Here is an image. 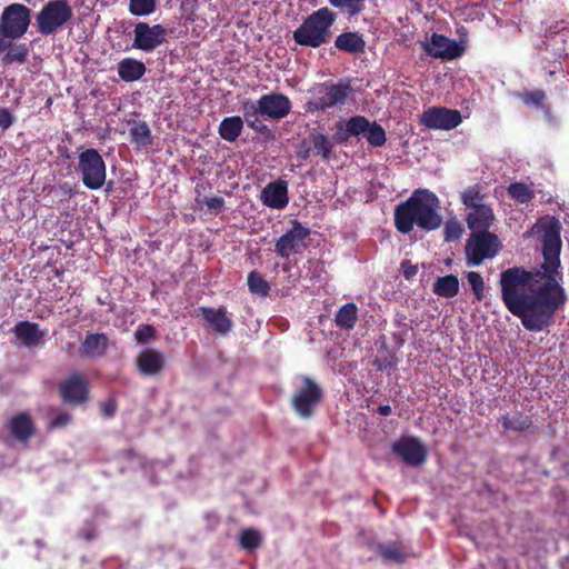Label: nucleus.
Instances as JSON below:
<instances>
[{
    "instance_id": "nucleus-1",
    "label": "nucleus",
    "mask_w": 569,
    "mask_h": 569,
    "mask_svg": "<svg viewBox=\"0 0 569 569\" xmlns=\"http://www.w3.org/2000/svg\"><path fill=\"white\" fill-rule=\"evenodd\" d=\"M560 230V223L555 218L543 229L541 268L545 281L537 289L530 287L533 273L522 267L509 268L500 274L502 302L529 331L540 332L551 326L555 313L568 299L557 279L562 247Z\"/></svg>"
},
{
    "instance_id": "nucleus-2",
    "label": "nucleus",
    "mask_w": 569,
    "mask_h": 569,
    "mask_svg": "<svg viewBox=\"0 0 569 569\" xmlns=\"http://www.w3.org/2000/svg\"><path fill=\"white\" fill-rule=\"evenodd\" d=\"M439 210L440 200L435 192L416 189L407 200L395 207V228L401 234H409L415 227L426 232L435 231L442 224Z\"/></svg>"
},
{
    "instance_id": "nucleus-3",
    "label": "nucleus",
    "mask_w": 569,
    "mask_h": 569,
    "mask_svg": "<svg viewBox=\"0 0 569 569\" xmlns=\"http://www.w3.org/2000/svg\"><path fill=\"white\" fill-rule=\"evenodd\" d=\"M337 20V13L328 7H322L309 14L293 31V41L307 48H320L332 37L331 27Z\"/></svg>"
},
{
    "instance_id": "nucleus-4",
    "label": "nucleus",
    "mask_w": 569,
    "mask_h": 569,
    "mask_svg": "<svg viewBox=\"0 0 569 569\" xmlns=\"http://www.w3.org/2000/svg\"><path fill=\"white\" fill-rule=\"evenodd\" d=\"M352 93V87L349 81L338 83L323 82L317 84L311 91V98L306 102V112H319L343 104Z\"/></svg>"
},
{
    "instance_id": "nucleus-5",
    "label": "nucleus",
    "mask_w": 569,
    "mask_h": 569,
    "mask_svg": "<svg viewBox=\"0 0 569 569\" xmlns=\"http://www.w3.org/2000/svg\"><path fill=\"white\" fill-rule=\"evenodd\" d=\"M31 21V10L21 3L7 6L0 18V53L8 47L4 39L16 40L21 38L28 30Z\"/></svg>"
},
{
    "instance_id": "nucleus-6",
    "label": "nucleus",
    "mask_w": 569,
    "mask_h": 569,
    "mask_svg": "<svg viewBox=\"0 0 569 569\" xmlns=\"http://www.w3.org/2000/svg\"><path fill=\"white\" fill-rule=\"evenodd\" d=\"M502 249V244L496 233L487 230L472 232L465 247L467 264L480 266L486 259H492Z\"/></svg>"
},
{
    "instance_id": "nucleus-7",
    "label": "nucleus",
    "mask_w": 569,
    "mask_h": 569,
    "mask_svg": "<svg viewBox=\"0 0 569 569\" xmlns=\"http://www.w3.org/2000/svg\"><path fill=\"white\" fill-rule=\"evenodd\" d=\"M73 17V10L67 0H50L36 17L37 30L50 36L61 29Z\"/></svg>"
},
{
    "instance_id": "nucleus-8",
    "label": "nucleus",
    "mask_w": 569,
    "mask_h": 569,
    "mask_svg": "<svg viewBox=\"0 0 569 569\" xmlns=\"http://www.w3.org/2000/svg\"><path fill=\"white\" fill-rule=\"evenodd\" d=\"M78 169L83 184L90 190L100 189L106 181V163L96 149H86L79 154Z\"/></svg>"
},
{
    "instance_id": "nucleus-9",
    "label": "nucleus",
    "mask_w": 569,
    "mask_h": 569,
    "mask_svg": "<svg viewBox=\"0 0 569 569\" xmlns=\"http://www.w3.org/2000/svg\"><path fill=\"white\" fill-rule=\"evenodd\" d=\"M323 391L321 387L310 377H301V386L291 398L293 410L301 418H310L315 408L322 401Z\"/></svg>"
},
{
    "instance_id": "nucleus-10",
    "label": "nucleus",
    "mask_w": 569,
    "mask_h": 569,
    "mask_svg": "<svg viewBox=\"0 0 569 569\" xmlns=\"http://www.w3.org/2000/svg\"><path fill=\"white\" fill-rule=\"evenodd\" d=\"M58 391L63 403L83 406L90 399V381L83 372L74 371L60 380Z\"/></svg>"
},
{
    "instance_id": "nucleus-11",
    "label": "nucleus",
    "mask_w": 569,
    "mask_h": 569,
    "mask_svg": "<svg viewBox=\"0 0 569 569\" xmlns=\"http://www.w3.org/2000/svg\"><path fill=\"white\" fill-rule=\"evenodd\" d=\"M167 29L161 24L150 26L147 22H138L133 28V48L151 52L167 41Z\"/></svg>"
},
{
    "instance_id": "nucleus-12",
    "label": "nucleus",
    "mask_w": 569,
    "mask_h": 569,
    "mask_svg": "<svg viewBox=\"0 0 569 569\" xmlns=\"http://www.w3.org/2000/svg\"><path fill=\"white\" fill-rule=\"evenodd\" d=\"M309 236L310 229L295 220L291 229L277 240L274 251L281 258H289L291 254L300 253L307 248L306 239Z\"/></svg>"
},
{
    "instance_id": "nucleus-13",
    "label": "nucleus",
    "mask_w": 569,
    "mask_h": 569,
    "mask_svg": "<svg viewBox=\"0 0 569 569\" xmlns=\"http://www.w3.org/2000/svg\"><path fill=\"white\" fill-rule=\"evenodd\" d=\"M461 122L460 111L446 107H430L420 116V123L433 130H452Z\"/></svg>"
},
{
    "instance_id": "nucleus-14",
    "label": "nucleus",
    "mask_w": 569,
    "mask_h": 569,
    "mask_svg": "<svg viewBox=\"0 0 569 569\" xmlns=\"http://www.w3.org/2000/svg\"><path fill=\"white\" fill-rule=\"evenodd\" d=\"M422 50L435 59L453 60L461 57L465 47L460 46L456 40L433 32L429 41L421 43Z\"/></svg>"
},
{
    "instance_id": "nucleus-15",
    "label": "nucleus",
    "mask_w": 569,
    "mask_h": 569,
    "mask_svg": "<svg viewBox=\"0 0 569 569\" xmlns=\"http://www.w3.org/2000/svg\"><path fill=\"white\" fill-rule=\"evenodd\" d=\"M392 451L401 457L409 466H419L427 459V450L422 443L412 437L401 438L392 445Z\"/></svg>"
},
{
    "instance_id": "nucleus-16",
    "label": "nucleus",
    "mask_w": 569,
    "mask_h": 569,
    "mask_svg": "<svg viewBox=\"0 0 569 569\" xmlns=\"http://www.w3.org/2000/svg\"><path fill=\"white\" fill-rule=\"evenodd\" d=\"M261 116L280 120L287 117L291 110L289 98L282 93H268L259 98Z\"/></svg>"
},
{
    "instance_id": "nucleus-17",
    "label": "nucleus",
    "mask_w": 569,
    "mask_h": 569,
    "mask_svg": "<svg viewBox=\"0 0 569 569\" xmlns=\"http://www.w3.org/2000/svg\"><path fill=\"white\" fill-rule=\"evenodd\" d=\"M261 202L271 209H284L289 203L288 183L278 179L268 183L261 191Z\"/></svg>"
},
{
    "instance_id": "nucleus-18",
    "label": "nucleus",
    "mask_w": 569,
    "mask_h": 569,
    "mask_svg": "<svg viewBox=\"0 0 569 569\" xmlns=\"http://www.w3.org/2000/svg\"><path fill=\"white\" fill-rule=\"evenodd\" d=\"M198 312L203 317L209 329L217 331L218 333L226 336L232 328L233 322L227 315L224 307L218 309L210 307H200Z\"/></svg>"
},
{
    "instance_id": "nucleus-19",
    "label": "nucleus",
    "mask_w": 569,
    "mask_h": 569,
    "mask_svg": "<svg viewBox=\"0 0 569 569\" xmlns=\"http://www.w3.org/2000/svg\"><path fill=\"white\" fill-rule=\"evenodd\" d=\"M8 428L11 436L20 442H28L36 433L34 423L28 412H19L14 415L9 420Z\"/></svg>"
},
{
    "instance_id": "nucleus-20",
    "label": "nucleus",
    "mask_w": 569,
    "mask_h": 569,
    "mask_svg": "<svg viewBox=\"0 0 569 569\" xmlns=\"http://www.w3.org/2000/svg\"><path fill=\"white\" fill-rule=\"evenodd\" d=\"M467 226L472 232H480L481 230L489 231L495 221V213L489 204L470 209L467 218Z\"/></svg>"
},
{
    "instance_id": "nucleus-21",
    "label": "nucleus",
    "mask_w": 569,
    "mask_h": 569,
    "mask_svg": "<svg viewBox=\"0 0 569 569\" xmlns=\"http://www.w3.org/2000/svg\"><path fill=\"white\" fill-rule=\"evenodd\" d=\"M13 333L22 341L24 346H41L44 342V331L40 330V327L36 322L19 321L13 327Z\"/></svg>"
},
{
    "instance_id": "nucleus-22",
    "label": "nucleus",
    "mask_w": 569,
    "mask_h": 569,
    "mask_svg": "<svg viewBox=\"0 0 569 569\" xmlns=\"http://www.w3.org/2000/svg\"><path fill=\"white\" fill-rule=\"evenodd\" d=\"M109 338L106 333L89 332L81 342V355L86 358H99L106 355Z\"/></svg>"
},
{
    "instance_id": "nucleus-23",
    "label": "nucleus",
    "mask_w": 569,
    "mask_h": 569,
    "mask_svg": "<svg viewBox=\"0 0 569 569\" xmlns=\"http://www.w3.org/2000/svg\"><path fill=\"white\" fill-rule=\"evenodd\" d=\"M164 365V356L156 350H144L137 358L138 370L144 376H156L160 373Z\"/></svg>"
},
{
    "instance_id": "nucleus-24",
    "label": "nucleus",
    "mask_w": 569,
    "mask_h": 569,
    "mask_svg": "<svg viewBox=\"0 0 569 569\" xmlns=\"http://www.w3.org/2000/svg\"><path fill=\"white\" fill-rule=\"evenodd\" d=\"M146 73V66L142 61L133 58H124L118 63V76L126 82H133L141 79Z\"/></svg>"
},
{
    "instance_id": "nucleus-25",
    "label": "nucleus",
    "mask_w": 569,
    "mask_h": 569,
    "mask_svg": "<svg viewBox=\"0 0 569 569\" xmlns=\"http://www.w3.org/2000/svg\"><path fill=\"white\" fill-rule=\"evenodd\" d=\"M501 426L505 431H515L519 433H526L530 430L536 431V427L531 417L525 416L521 412L515 415H505L501 418Z\"/></svg>"
},
{
    "instance_id": "nucleus-26",
    "label": "nucleus",
    "mask_w": 569,
    "mask_h": 569,
    "mask_svg": "<svg viewBox=\"0 0 569 569\" xmlns=\"http://www.w3.org/2000/svg\"><path fill=\"white\" fill-rule=\"evenodd\" d=\"M370 121L363 116H353L346 122L345 132H341V124L338 123L337 128L339 132L337 133L339 142H346L349 137H358L360 134H366V131L369 129Z\"/></svg>"
},
{
    "instance_id": "nucleus-27",
    "label": "nucleus",
    "mask_w": 569,
    "mask_h": 569,
    "mask_svg": "<svg viewBox=\"0 0 569 569\" xmlns=\"http://www.w3.org/2000/svg\"><path fill=\"white\" fill-rule=\"evenodd\" d=\"M335 47L348 53H361L365 51L366 42L358 32H342L335 40Z\"/></svg>"
},
{
    "instance_id": "nucleus-28",
    "label": "nucleus",
    "mask_w": 569,
    "mask_h": 569,
    "mask_svg": "<svg viewBox=\"0 0 569 569\" xmlns=\"http://www.w3.org/2000/svg\"><path fill=\"white\" fill-rule=\"evenodd\" d=\"M378 552L383 561L390 563H403L409 557L403 545L397 541L379 545Z\"/></svg>"
},
{
    "instance_id": "nucleus-29",
    "label": "nucleus",
    "mask_w": 569,
    "mask_h": 569,
    "mask_svg": "<svg viewBox=\"0 0 569 569\" xmlns=\"http://www.w3.org/2000/svg\"><path fill=\"white\" fill-rule=\"evenodd\" d=\"M243 129V120L239 116L226 117L219 124L218 132L220 137L228 141L234 142L241 134Z\"/></svg>"
},
{
    "instance_id": "nucleus-30",
    "label": "nucleus",
    "mask_w": 569,
    "mask_h": 569,
    "mask_svg": "<svg viewBox=\"0 0 569 569\" xmlns=\"http://www.w3.org/2000/svg\"><path fill=\"white\" fill-rule=\"evenodd\" d=\"M460 282L457 276L447 274L438 277L433 282L432 291L442 298H453L459 292Z\"/></svg>"
},
{
    "instance_id": "nucleus-31",
    "label": "nucleus",
    "mask_w": 569,
    "mask_h": 569,
    "mask_svg": "<svg viewBox=\"0 0 569 569\" xmlns=\"http://www.w3.org/2000/svg\"><path fill=\"white\" fill-rule=\"evenodd\" d=\"M358 321V307L355 302L345 303L336 313V326L343 330H351Z\"/></svg>"
},
{
    "instance_id": "nucleus-32",
    "label": "nucleus",
    "mask_w": 569,
    "mask_h": 569,
    "mask_svg": "<svg viewBox=\"0 0 569 569\" xmlns=\"http://www.w3.org/2000/svg\"><path fill=\"white\" fill-rule=\"evenodd\" d=\"M259 99L257 101L247 100L242 102L243 121L247 122L248 127L257 132H263L267 127L261 122L259 116Z\"/></svg>"
},
{
    "instance_id": "nucleus-33",
    "label": "nucleus",
    "mask_w": 569,
    "mask_h": 569,
    "mask_svg": "<svg viewBox=\"0 0 569 569\" xmlns=\"http://www.w3.org/2000/svg\"><path fill=\"white\" fill-rule=\"evenodd\" d=\"M130 140L137 147H148L152 144L151 130L146 121H132L130 122Z\"/></svg>"
},
{
    "instance_id": "nucleus-34",
    "label": "nucleus",
    "mask_w": 569,
    "mask_h": 569,
    "mask_svg": "<svg viewBox=\"0 0 569 569\" xmlns=\"http://www.w3.org/2000/svg\"><path fill=\"white\" fill-rule=\"evenodd\" d=\"M13 40L4 39V43L8 44L6 54L2 58L3 63H20L23 64L28 60L29 49L26 43H13Z\"/></svg>"
},
{
    "instance_id": "nucleus-35",
    "label": "nucleus",
    "mask_w": 569,
    "mask_h": 569,
    "mask_svg": "<svg viewBox=\"0 0 569 569\" xmlns=\"http://www.w3.org/2000/svg\"><path fill=\"white\" fill-rule=\"evenodd\" d=\"M329 3L340 10L347 19L361 14L366 8V0H328Z\"/></svg>"
},
{
    "instance_id": "nucleus-36",
    "label": "nucleus",
    "mask_w": 569,
    "mask_h": 569,
    "mask_svg": "<svg viewBox=\"0 0 569 569\" xmlns=\"http://www.w3.org/2000/svg\"><path fill=\"white\" fill-rule=\"evenodd\" d=\"M487 196L482 191V187L480 184H473L468 187L461 192V202L466 206L468 210L480 207L485 203Z\"/></svg>"
},
{
    "instance_id": "nucleus-37",
    "label": "nucleus",
    "mask_w": 569,
    "mask_h": 569,
    "mask_svg": "<svg viewBox=\"0 0 569 569\" xmlns=\"http://www.w3.org/2000/svg\"><path fill=\"white\" fill-rule=\"evenodd\" d=\"M247 283L251 293L260 297L269 296L270 284L257 270L249 272Z\"/></svg>"
},
{
    "instance_id": "nucleus-38",
    "label": "nucleus",
    "mask_w": 569,
    "mask_h": 569,
    "mask_svg": "<svg viewBox=\"0 0 569 569\" xmlns=\"http://www.w3.org/2000/svg\"><path fill=\"white\" fill-rule=\"evenodd\" d=\"M310 140L317 154L321 156L323 160H329L331 158L332 143L328 136L321 132H312L310 134Z\"/></svg>"
},
{
    "instance_id": "nucleus-39",
    "label": "nucleus",
    "mask_w": 569,
    "mask_h": 569,
    "mask_svg": "<svg viewBox=\"0 0 569 569\" xmlns=\"http://www.w3.org/2000/svg\"><path fill=\"white\" fill-rule=\"evenodd\" d=\"M508 194L520 203H528L535 197L533 191L523 182L511 183L508 187Z\"/></svg>"
},
{
    "instance_id": "nucleus-40",
    "label": "nucleus",
    "mask_w": 569,
    "mask_h": 569,
    "mask_svg": "<svg viewBox=\"0 0 569 569\" xmlns=\"http://www.w3.org/2000/svg\"><path fill=\"white\" fill-rule=\"evenodd\" d=\"M366 140L372 147H382L387 141L385 129L376 121L370 122L369 129L365 134Z\"/></svg>"
},
{
    "instance_id": "nucleus-41",
    "label": "nucleus",
    "mask_w": 569,
    "mask_h": 569,
    "mask_svg": "<svg viewBox=\"0 0 569 569\" xmlns=\"http://www.w3.org/2000/svg\"><path fill=\"white\" fill-rule=\"evenodd\" d=\"M262 541L261 535L256 529H244L240 533V546L246 550H253L260 547Z\"/></svg>"
},
{
    "instance_id": "nucleus-42",
    "label": "nucleus",
    "mask_w": 569,
    "mask_h": 569,
    "mask_svg": "<svg viewBox=\"0 0 569 569\" xmlns=\"http://www.w3.org/2000/svg\"><path fill=\"white\" fill-rule=\"evenodd\" d=\"M156 10V0H130L129 11L133 16H148Z\"/></svg>"
},
{
    "instance_id": "nucleus-43",
    "label": "nucleus",
    "mask_w": 569,
    "mask_h": 569,
    "mask_svg": "<svg viewBox=\"0 0 569 569\" xmlns=\"http://www.w3.org/2000/svg\"><path fill=\"white\" fill-rule=\"evenodd\" d=\"M466 277L476 299L481 301L485 298L486 289L482 276L477 271H469L467 272Z\"/></svg>"
},
{
    "instance_id": "nucleus-44",
    "label": "nucleus",
    "mask_w": 569,
    "mask_h": 569,
    "mask_svg": "<svg viewBox=\"0 0 569 569\" xmlns=\"http://www.w3.org/2000/svg\"><path fill=\"white\" fill-rule=\"evenodd\" d=\"M519 98L526 106H535L542 109L546 108L543 104L546 100V93L541 89L522 92L519 94Z\"/></svg>"
},
{
    "instance_id": "nucleus-45",
    "label": "nucleus",
    "mask_w": 569,
    "mask_h": 569,
    "mask_svg": "<svg viewBox=\"0 0 569 569\" xmlns=\"http://www.w3.org/2000/svg\"><path fill=\"white\" fill-rule=\"evenodd\" d=\"M463 232L461 223L457 219H449L443 227V237L447 242L458 240Z\"/></svg>"
},
{
    "instance_id": "nucleus-46",
    "label": "nucleus",
    "mask_w": 569,
    "mask_h": 569,
    "mask_svg": "<svg viewBox=\"0 0 569 569\" xmlns=\"http://www.w3.org/2000/svg\"><path fill=\"white\" fill-rule=\"evenodd\" d=\"M100 415L104 419L112 418L117 410H118V403L114 398H109L108 400L99 403Z\"/></svg>"
},
{
    "instance_id": "nucleus-47",
    "label": "nucleus",
    "mask_w": 569,
    "mask_h": 569,
    "mask_svg": "<svg viewBox=\"0 0 569 569\" xmlns=\"http://www.w3.org/2000/svg\"><path fill=\"white\" fill-rule=\"evenodd\" d=\"M71 421V415L67 411H60L58 412L50 421L49 428L50 429H58L63 428L67 425H69Z\"/></svg>"
},
{
    "instance_id": "nucleus-48",
    "label": "nucleus",
    "mask_w": 569,
    "mask_h": 569,
    "mask_svg": "<svg viewBox=\"0 0 569 569\" xmlns=\"http://www.w3.org/2000/svg\"><path fill=\"white\" fill-rule=\"evenodd\" d=\"M16 121L14 114L7 108H0V129L6 131Z\"/></svg>"
},
{
    "instance_id": "nucleus-49",
    "label": "nucleus",
    "mask_w": 569,
    "mask_h": 569,
    "mask_svg": "<svg viewBox=\"0 0 569 569\" xmlns=\"http://www.w3.org/2000/svg\"><path fill=\"white\" fill-rule=\"evenodd\" d=\"M200 202V200H198ZM201 203L206 204L210 210L221 211L224 208V199L222 197H204Z\"/></svg>"
},
{
    "instance_id": "nucleus-50",
    "label": "nucleus",
    "mask_w": 569,
    "mask_h": 569,
    "mask_svg": "<svg viewBox=\"0 0 569 569\" xmlns=\"http://www.w3.org/2000/svg\"><path fill=\"white\" fill-rule=\"evenodd\" d=\"M154 328L150 325L137 329L134 336L139 342H147L154 337Z\"/></svg>"
},
{
    "instance_id": "nucleus-51",
    "label": "nucleus",
    "mask_w": 569,
    "mask_h": 569,
    "mask_svg": "<svg viewBox=\"0 0 569 569\" xmlns=\"http://www.w3.org/2000/svg\"><path fill=\"white\" fill-rule=\"evenodd\" d=\"M373 366L379 371L388 370L393 366V357L389 355L388 352L382 357H377L373 360Z\"/></svg>"
},
{
    "instance_id": "nucleus-52",
    "label": "nucleus",
    "mask_w": 569,
    "mask_h": 569,
    "mask_svg": "<svg viewBox=\"0 0 569 569\" xmlns=\"http://www.w3.org/2000/svg\"><path fill=\"white\" fill-rule=\"evenodd\" d=\"M78 536L87 541H91L97 537V529L93 522H86L79 530Z\"/></svg>"
},
{
    "instance_id": "nucleus-53",
    "label": "nucleus",
    "mask_w": 569,
    "mask_h": 569,
    "mask_svg": "<svg viewBox=\"0 0 569 569\" xmlns=\"http://www.w3.org/2000/svg\"><path fill=\"white\" fill-rule=\"evenodd\" d=\"M400 270L406 279H412L417 272L418 267L413 263H411L410 260H403L400 264Z\"/></svg>"
},
{
    "instance_id": "nucleus-54",
    "label": "nucleus",
    "mask_w": 569,
    "mask_h": 569,
    "mask_svg": "<svg viewBox=\"0 0 569 569\" xmlns=\"http://www.w3.org/2000/svg\"><path fill=\"white\" fill-rule=\"evenodd\" d=\"M392 409L389 405H381L378 407L377 412L381 416H389L391 413Z\"/></svg>"
},
{
    "instance_id": "nucleus-55",
    "label": "nucleus",
    "mask_w": 569,
    "mask_h": 569,
    "mask_svg": "<svg viewBox=\"0 0 569 569\" xmlns=\"http://www.w3.org/2000/svg\"><path fill=\"white\" fill-rule=\"evenodd\" d=\"M60 188L63 190L64 194H69V196L72 194V188L69 183L64 182V183L60 184Z\"/></svg>"
},
{
    "instance_id": "nucleus-56",
    "label": "nucleus",
    "mask_w": 569,
    "mask_h": 569,
    "mask_svg": "<svg viewBox=\"0 0 569 569\" xmlns=\"http://www.w3.org/2000/svg\"><path fill=\"white\" fill-rule=\"evenodd\" d=\"M298 156H299V158H301V159H303V160L308 159V158H309V156H310V149H309V148H307V149H305V150H300V151H299V153H298Z\"/></svg>"
}]
</instances>
